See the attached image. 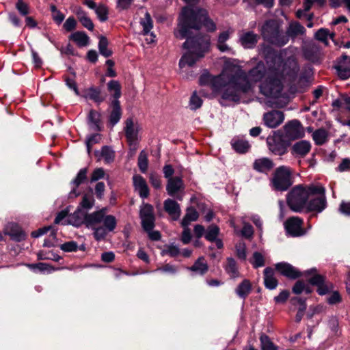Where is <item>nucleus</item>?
<instances>
[{"instance_id":"f257e3e1","label":"nucleus","mask_w":350,"mask_h":350,"mask_svg":"<svg viewBox=\"0 0 350 350\" xmlns=\"http://www.w3.org/2000/svg\"><path fill=\"white\" fill-rule=\"evenodd\" d=\"M222 59L224 65L221 73L213 76L205 71L200 77V84L210 87L215 93H221V103L223 105L225 101L237 102L241 92L252 90L257 82L271 75L274 68L282 64L280 56L275 55L272 62L269 60V57H267L268 70H266L262 62H259L246 74L237 65L236 59Z\"/></svg>"},{"instance_id":"f03ea898","label":"nucleus","mask_w":350,"mask_h":350,"mask_svg":"<svg viewBox=\"0 0 350 350\" xmlns=\"http://www.w3.org/2000/svg\"><path fill=\"white\" fill-rule=\"evenodd\" d=\"M202 26L208 31H213L216 29L215 24L208 17L205 10L189 6L183 9L174 35L180 39L187 38L183 46L188 52L180 59V68H183L185 66H192L208 51L209 38L207 36H190L192 29L198 30Z\"/></svg>"},{"instance_id":"7ed1b4c3","label":"nucleus","mask_w":350,"mask_h":350,"mask_svg":"<svg viewBox=\"0 0 350 350\" xmlns=\"http://www.w3.org/2000/svg\"><path fill=\"white\" fill-rule=\"evenodd\" d=\"M324 191L321 185H310L304 187L301 185L295 187L287 196V203L294 212H301L306 207L307 200L310 198V192Z\"/></svg>"},{"instance_id":"20e7f679","label":"nucleus","mask_w":350,"mask_h":350,"mask_svg":"<svg viewBox=\"0 0 350 350\" xmlns=\"http://www.w3.org/2000/svg\"><path fill=\"white\" fill-rule=\"evenodd\" d=\"M282 64L274 68V72L267 77L260 85V92L267 97L280 98L282 90V84L281 82L280 68Z\"/></svg>"},{"instance_id":"39448f33","label":"nucleus","mask_w":350,"mask_h":350,"mask_svg":"<svg viewBox=\"0 0 350 350\" xmlns=\"http://www.w3.org/2000/svg\"><path fill=\"white\" fill-rule=\"evenodd\" d=\"M292 172L290 167L282 165L278 167L271 179L273 187L278 191H286L293 184L291 180Z\"/></svg>"},{"instance_id":"423d86ee","label":"nucleus","mask_w":350,"mask_h":350,"mask_svg":"<svg viewBox=\"0 0 350 350\" xmlns=\"http://www.w3.org/2000/svg\"><path fill=\"white\" fill-rule=\"evenodd\" d=\"M263 37L272 44L283 46L288 42V38L281 33L278 25L273 21H267L262 27Z\"/></svg>"},{"instance_id":"0eeeda50","label":"nucleus","mask_w":350,"mask_h":350,"mask_svg":"<svg viewBox=\"0 0 350 350\" xmlns=\"http://www.w3.org/2000/svg\"><path fill=\"white\" fill-rule=\"evenodd\" d=\"M267 144L269 150L274 154L282 156L285 154L291 143L285 136L280 131L274 132L273 135H269L267 138Z\"/></svg>"},{"instance_id":"6e6552de","label":"nucleus","mask_w":350,"mask_h":350,"mask_svg":"<svg viewBox=\"0 0 350 350\" xmlns=\"http://www.w3.org/2000/svg\"><path fill=\"white\" fill-rule=\"evenodd\" d=\"M283 136L290 142L295 141L305 137V129L297 120L288 121L283 127Z\"/></svg>"},{"instance_id":"1a4fd4ad","label":"nucleus","mask_w":350,"mask_h":350,"mask_svg":"<svg viewBox=\"0 0 350 350\" xmlns=\"http://www.w3.org/2000/svg\"><path fill=\"white\" fill-rule=\"evenodd\" d=\"M325 189L321 192H310V200L306 204V208L310 211L322 212L326 207L327 202L325 196Z\"/></svg>"},{"instance_id":"9d476101","label":"nucleus","mask_w":350,"mask_h":350,"mask_svg":"<svg viewBox=\"0 0 350 350\" xmlns=\"http://www.w3.org/2000/svg\"><path fill=\"white\" fill-rule=\"evenodd\" d=\"M139 126L134 124L132 118H128L125 122L124 132L131 149L134 152L137 149L138 141Z\"/></svg>"},{"instance_id":"9b49d317","label":"nucleus","mask_w":350,"mask_h":350,"mask_svg":"<svg viewBox=\"0 0 350 350\" xmlns=\"http://www.w3.org/2000/svg\"><path fill=\"white\" fill-rule=\"evenodd\" d=\"M286 233L293 237H300L305 234L302 228L303 219L298 217H291L284 224Z\"/></svg>"},{"instance_id":"f8f14e48","label":"nucleus","mask_w":350,"mask_h":350,"mask_svg":"<svg viewBox=\"0 0 350 350\" xmlns=\"http://www.w3.org/2000/svg\"><path fill=\"white\" fill-rule=\"evenodd\" d=\"M140 218L142 226L144 230H153L154 227V215L153 207L148 204H144L140 209Z\"/></svg>"},{"instance_id":"ddd939ff","label":"nucleus","mask_w":350,"mask_h":350,"mask_svg":"<svg viewBox=\"0 0 350 350\" xmlns=\"http://www.w3.org/2000/svg\"><path fill=\"white\" fill-rule=\"evenodd\" d=\"M284 120L282 111H268L263 115V122L266 126L274 129L279 126Z\"/></svg>"},{"instance_id":"4468645a","label":"nucleus","mask_w":350,"mask_h":350,"mask_svg":"<svg viewBox=\"0 0 350 350\" xmlns=\"http://www.w3.org/2000/svg\"><path fill=\"white\" fill-rule=\"evenodd\" d=\"M87 173L88 169L86 167L82 168L79 171L75 178L71 183L72 188L68 194L70 198H74L80 195L81 192L77 188L87 180Z\"/></svg>"},{"instance_id":"2eb2a0df","label":"nucleus","mask_w":350,"mask_h":350,"mask_svg":"<svg viewBox=\"0 0 350 350\" xmlns=\"http://www.w3.org/2000/svg\"><path fill=\"white\" fill-rule=\"evenodd\" d=\"M4 234L10 237L11 239L17 242L25 239L26 234L16 223H10L4 229Z\"/></svg>"},{"instance_id":"dca6fc26","label":"nucleus","mask_w":350,"mask_h":350,"mask_svg":"<svg viewBox=\"0 0 350 350\" xmlns=\"http://www.w3.org/2000/svg\"><path fill=\"white\" fill-rule=\"evenodd\" d=\"M133 186L139 196L144 199L149 196V189L146 180L140 175H134L133 176Z\"/></svg>"},{"instance_id":"f3484780","label":"nucleus","mask_w":350,"mask_h":350,"mask_svg":"<svg viewBox=\"0 0 350 350\" xmlns=\"http://www.w3.org/2000/svg\"><path fill=\"white\" fill-rule=\"evenodd\" d=\"M338 75L342 79H347L350 77V57L342 55L341 60L336 66Z\"/></svg>"},{"instance_id":"a211bd4d","label":"nucleus","mask_w":350,"mask_h":350,"mask_svg":"<svg viewBox=\"0 0 350 350\" xmlns=\"http://www.w3.org/2000/svg\"><path fill=\"white\" fill-rule=\"evenodd\" d=\"M275 269L282 275L291 279H295L300 276V273L291 265L286 262L276 264Z\"/></svg>"},{"instance_id":"6ab92c4d","label":"nucleus","mask_w":350,"mask_h":350,"mask_svg":"<svg viewBox=\"0 0 350 350\" xmlns=\"http://www.w3.org/2000/svg\"><path fill=\"white\" fill-rule=\"evenodd\" d=\"M309 282L317 287V292L320 295L328 293L331 288L330 285L325 283L324 277L321 275H314L309 280Z\"/></svg>"},{"instance_id":"aec40b11","label":"nucleus","mask_w":350,"mask_h":350,"mask_svg":"<svg viewBox=\"0 0 350 350\" xmlns=\"http://www.w3.org/2000/svg\"><path fill=\"white\" fill-rule=\"evenodd\" d=\"M164 210L168 213L173 220H177L180 216V208L179 204L174 200L167 199L163 203Z\"/></svg>"},{"instance_id":"412c9836","label":"nucleus","mask_w":350,"mask_h":350,"mask_svg":"<svg viewBox=\"0 0 350 350\" xmlns=\"http://www.w3.org/2000/svg\"><path fill=\"white\" fill-rule=\"evenodd\" d=\"M311 150V144L307 140H301L293 144L291 152L296 157H305Z\"/></svg>"},{"instance_id":"4be33fe9","label":"nucleus","mask_w":350,"mask_h":350,"mask_svg":"<svg viewBox=\"0 0 350 350\" xmlns=\"http://www.w3.org/2000/svg\"><path fill=\"white\" fill-rule=\"evenodd\" d=\"M105 209H101L94 213L86 214L85 226L88 228H95L102 223Z\"/></svg>"},{"instance_id":"5701e85b","label":"nucleus","mask_w":350,"mask_h":350,"mask_svg":"<svg viewBox=\"0 0 350 350\" xmlns=\"http://www.w3.org/2000/svg\"><path fill=\"white\" fill-rule=\"evenodd\" d=\"M184 189V184L180 177H174L167 180L166 185V191L167 193L172 197L176 196V194L180 190Z\"/></svg>"},{"instance_id":"b1692460","label":"nucleus","mask_w":350,"mask_h":350,"mask_svg":"<svg viewBox=\"0 0 350 350\" xmlns=\"http://www.w3.org/2000/svg\"><path fill=\"white\" fill-rule=\"evenodd\" d=\"M86 214L85 211L78 207L72 214L68 217V224L76 227H79L83 224H85Z\"/></svg>"},{"instance_id":"393cba45","label":"nucleus","mask_w":350,"mask_h":350,"mask_svg":"<svg viewBox=\"0 0 350 350\" xmlns=\"http://www.w3.org/2000/svg\"><path fill=\"white\" fill-rule=\"evenodd\" d=\"M83 96L86 99H90L95 103H100L105 99V96L102 94L98 88H90L83 91Z\"/></svg>"},{"instance_id":"a878e982","label":"nucleus","mask_w":350,"mask_h":350,"mask_svg":"<svg viewBox=\"0 0 350 350\" xmlns=\"http://www.w3.org/2000/svg\"><path fill=\"white\" fill-rule=\"evenodd\" d=\"M254 170L260 172H267L273 167V161L267 157L256 159L253 164Z\"/></svg>"},{"instance_id":"bb28decb","label":"nucleus","mask_w":350,"mask_h":350,"mask_svg":"<svg viewBox=\"0 0 350 350\" xmlns=\"http://www.w3.org/2000/svg\"><path fill=\"white\" fill-rule=\"evenodd\" d=\"M240 42L244 48H252L257 42V36L251 31L243 32L240 34Z\"/></svg>"},{"instance_id":"cd10ccee","label":"nucleus","mask_w":350,"mask_h":350,"mask_svg":"<svg viewBox=\"0 0 350 350\" xmlns=\"http://www.w3.org/2000/svg\"><path fill=\"white\" fill-rule=\"evenodd\" d=\"M208 267L204 257H200L194 264L188 267V269L192 271L195 275H202L208 271Z\"/></svg>"},{"instance_id":"c85d7f7f","label":"nucleus","mask_w":350,"mask_h":350,"mask_svg":"<svg viewBox=\"0 0 350 350\" xmlns=\"http://www.w3.org/2000/svg\"><path fill=\"white\" fill-rule=\"evenodd\" d=\"M274 271L271 267L264 270V284L266 288L270 290L275 289L278 286V280L273 276Z\"/></svg>"},{"instance_id":"c756f323","label":"nucleus","mask_w":350,"mask_h":350,"mask_svg":"<svg viewBox=\"0 0 350 350\" xmlns=\"http://www.w3.org/2000/svg\"><path fill=\"white\" fill-rule=\"evenodd\" d=\"M312 137L316 145L322 146L328 142L329 135L327 131L321 128L314 131Z\"/></svg>"},{"instance_id":"7c9ffc66","label":"nucleus","mask_w":350,"mask_h":350,"mask_svg":"<svg viewBox=\"0 0 350 350\" xmlns=\"http://www.w3.org/2000/svg\"><path fill=\"white\" fill-rule=\"evenodd\" d=\"M70 38L78 46L84 47L89 44L88 36L83 31H76L70 36Z\"/></svg>"},{"instance_id":"2f4dec72","label":"nucleus","mask_w":350,"mask_h":350,"mask_svg":"<svg viewBox=\"0 0 350 350\" xmlns=\"http://www.w3.org/2000/svg\"><path fill=\"white\" fill-rule=\"evenodd\" d=\"M95 154L99 159H103L105 162L109 163L112 162L115 157V152L113 149L107 146H103L100 152L96 151Z\"/></svg>"},{"instance_id":"473e14b6","label":"nucleus","mask_w":350,"mask_h":350,"mask_svg":"<svg viewBox=\"0 0 350 350\" xmlns=\"http://www.w3.org/2000/svg\"><path fill=\"white\" fill-rule=\"evenodd\" d=\"M100 114L99 111H90L88 115V124L94 131H100Z\"/></svg>"},{"instance_id":"72a5a7b5","label":"nucleus","mask_w":350,"mask_h":350,"mask_svg":"<svg viewBox=\"0 0 350 350\" xmlns=\"http://www.w3.org/2000/svg\"><path fill=\"white\" fill-rule=\"evenodd\" d=\"M75 12L79 21L84 27L87 28L88 30H92L94 29V24L92 20L81 8H77Z\"/></svg>"},{"instance_id":"f704fd0d","label":"nucleus","mask_w":350,"mask_h":350,"mask_svg":"<svg viewBox=\"0 0 350 350\" xmlns=\"http://www.w3.org/2000/svg\"><path fill=\"white\" fill-rule=\"evenodd\" d=\"M304 32L305 28L302 25L297 22H293L289 25L286 31V35H284V36H286L288 39L289 38H295L297 36L302 35Z\"/></svg>"},{"instance_id":"c9c22d12","label":"nucleus","mask_w":350,"mask_h":350,"mask_svg":"<svg viewBox=\"0 0 350 350\" xmlns=\"http://www.w3.org/2000/svg\"><path fill=\"white\" fill-rule=\"evenodd\" d=\"M224 269L231 278H236L239 276V272L234 258H227L226 265L224 266Z\"/></svg>"},{"instance_id":"e433bc0d","label":"nucleus","mask_w":350,"mask_h":350,"mask_svg":"<svg viewBox=\"0 0 350 350\" xmlns=\"http://www.w3.org/2000/svg\"><path fill=\"white\" fill-rule=\"evenodd\" d=\"M199 217L198 213L193 207L187 209L186 214L183 217L181 224L183 227H188L191 221H196Z\"/></svg>"},{"instance_id":"4c0bfd02","label":"nucleus","mask_w":350,"mask_h":350,"mask_svg":"<svg viewBox=\"0 0 350 350\" xmlns=\"http://www.w3.org/2000/svg\"><path fill=\"white\" fill-rule=\"evenodd\" d=\"M252 290V286L249 280H244L241 284H239L236 288L237 295L242 298L245 299V297L250 294Z\"/></svg>"},{"instance_id":"58836bf2","label":"nucleus","mask_w":350,"mask_h":350,"mask_svg":"<svg viewBox=\"0 0 350 350\" xmlns=\"http://www.w3.org/2000/svg\"><path fill=\"white\" fill-rule=\"evenodd\" d=\"M27 267H28L32 271L36 272L37 271L41 273H50L56 269L53 267L51 265L47 263L39 262L36 264H27Z\"/></svg>"},{"instance_id":"ea45409f","label":"nucleus","mask_w":350,"mask_h":350,"mask_svg":"<svg viewBox=\"0 0 350 350\" xmlns=\"http://www.w3.org/2000/svg\"><path fill=\"white\" fill-rule=\"evenodd\" d=\"M233 149L239 153H245L248 151L250 145L247 141L243 139H232L231 142Z\"/></svg>"},{"instance_id":"a19ab883","label":"nucleus","mask_w":350,"mask_h":350,"mask_svg":"<svg viewBox=\"0 0 350 350\" xmlns=\"http://www.w3.org/2000/svg\"><path fill=\"white\" fill-rule=\"evenodd\" d=\"M94 204V199L92 193H85L82 198V200L78 206L83 211L87 212L91 209Z\"/></svg>"},{"instance_id":"79ce46f5","label":"nucleus","mask_w":350,"mask_h":350,"mask_svg":"<svg viewBox=\"0 0 350 350\" xmlns=\"http://www.w3.org/2000/svg\"><path fill=\"white\" fill-rule=\"evenodd\" d=\"M332 105L334 107L350 109V93L349 94H341L338 99L333 102Z\"/></svg>"},{"instance_id":"37998d69","label":"nucleus","mask_w":350,"mask_h":350,"mask_svg":"<svg viewBox=\"0 0 350 350\" xmlns=\"http://www.w3.org/2000/svg\"><path fill=\"white\" fill-rule=\"evenodd\" d=\"M219 231L220 230L217 226L212 224L206 230L204 237L207 241L213 242L217 238Z\"/></svg>"},{"instance_id":"c03bdc74","label":"nucleus","mask_w":350,"mask_h":350,"mask_svg":"<svg viewBox=\"0 0 350 350\" xmlns=\"http://www.w3.org/2000/svg\"><path fill=\"white\" fill-rule=\"evenodd\" d=\"M315 37L319 41L323 42L325 45H328L329 40L334 41V34L329 33L326 29H319L315 34Z\"/></svg>"},{"instance_id":"a18cd8bd","label":"nucleus","mask_w":350,"mask_h":350,"mask_svg":"<svg viewBox=\"0 0 350 350\" xmlns=\"http://www.w3.org/2000/svg\"><path fill=\"white\" fill-rule=\"evenodd\" d=\"M109 92L114 98H119L121 96V85L117 81H110L107 84Z\"/></svg>"},{"instance_id":"49530a36","label":"nucleus","mask_w":350,"mask_h":350,"mask_svg":"<svg viewBox=\"0 0 350 350\" xmlns=\"http://www.w3.org/2000/svg\"><path fill=\"white\" fill-rule=\"evenodd\" d=\"M102 223L104 224V228L109 232L113 231L116 226V217L111 215H105V212L104 213Z\"/></svg>"},{"instance_id":"de8ad7c7","label":"nucleus","mask_w":350,"mask_h":350,"mask_svg":"<svg viewBox=\"0 0 350 350\" xmlns=\"http://www.w3.org/2000/svg\"><path fill=\"white\" fill-rule=\"evenodd\" d=\"M262 350H277V347L272 342L269 336L262 334L260 337Z\"/></svg>"},{"instance_id":"09e8293b","label":"nucleus","mask_w":350,"mask_h":350,"mask_svg":"<svg viewBox=\"0 0 350 350\" xmlns=\"http://www.w3.org/2000/svg\"><path fill=\"white\" fill-rule=\"evenodd\" d=\"M137 164L140 171L142 173L146 172L148 166V162L147 153L144 150H142L140 152L138 157Z\"/></svg>"},{"instance_id":"8fccbe9b","label":"nucleus","mask_w":350,"mask_h":350,"mask_svg":"<svg viewBox=\"0 0 350 350\" xmlns=\"http://www.w3.org/2000/svg\"><path fill=\"white\" fill-rule=\"evenodd\" d=\"M180 254L179 247L174 244L167 245L161 251L163 256L168 255L171 257H175Z\"/></svg>"},{"instance_id":"3c124183","label":"nucleus","mask_w":350,"mask_h":350,"mask_svg":"<svg viewBox=\"0 0 350 350\" xmlns=\"http://www.w3.org/2000/svg\"><path fill=\"white\" fill-rule=\"evenodd\" d=\"M108 42L106 38L101 36L98 43V49L100 53L105 57H109L111 55V51L107 48Z\"/></svg>"},{"instance_id":"603ef678","label":"nucleus","mask_w":350,"mask_h":350,"mask_svg":"<svg viewBox=\"0 0 350 350\" xmlns=\"http://www.w3.org/2000/svg\"><path fill=\"white\" fill-rule=\"evenodd\" d=\"M250 262L254 268L263 267L265 265L264 256L261 253L255 252L253 254L252 259L250 260Z\"/></svg>"},{"instance_id":"864d4df0","label":"nucleus","mask_w":350,"mask_h":350,"mask_svg":"<svg viewBox=\"0 0 350 350\" xmlns=\"http://www.w3.org/2000/svg\"><path fill=\"white\" fill-rule=\"evenodd\" d=\"M141 25L143 27V31L144 34H148L152 28V21L151 20L150 14L146 12L145 14L144 18L141 21Z\"/></svg>"},{"instance_id":"5fc2aeb1","label":"nucleus","mask_w":350,"mask_h":350,"mask_svg":"<svg viewBox=\"0 0 350 350\" xmlns=\"http://www.w3.org/2000/svg\"><path fill=\"white\" fill-rule=\"evenodd\" d=\"M293 292L295 294H300L306 292L307 294L310 293L311 291L308 286H306L304 282L297 281L293 287Z\"/></svg>"},{"instance_id":"6e6d98bb","label":"nucleus","mask_w":350,"mask_h":350,"mask_svg":"<svg viewBox=\"0 0 350 350\" xmlns=\"http://www.w3.org/2000/svg\"><path fill=\"white\" fill-rule=\"evenodd\" d=\"M92 229L94 230V237L98 241L103 240L106 237L107 232H109L106 228L102 226H96L95 228Z\"/></svg>"},{"instance_id":"4d7b16f0","label":"nucleus","mask_w":350,"mask_h":350,"mask_svg":"<svg viewBox=\"0 0 350 350\" xmlns=\"http://www.w3.org/2000/svg\"><path fill=\"white\" fill-rule=\"evenodd\" d=\"M51 11L52 12V17L56 23H62L65 18V16L54 5H51Z\"/></svg>"},{"instance_id":"13d9d810","label":"nucleus","mask_w":350,"mask_h":350,"mask_svg":"<svg viewBox=\"0 0 350 350\" xmlns=\"http://www.w3.org/2000/svg\"><path fill=\"white\" fill-rule=\"evenodd\" d=\"M100 139V136L99 134H93L87 138L85 144H86V147H87L88 153L89 154L91 152L92 146H93L94 144L98 143L99 142Z\"/></svg>"},{"instance_id":"bf43d9fd","label":"nucleus","mask_w":350,"mask_h":350,"mask_svg":"<svg viewBox=\"0 0 350 350\" xmlns=\"http://www.w3.org/2000/svg\"><path fill=\"white\" fill-rule=\"evenodd\" d=\"M94 10L98 18L101 21H105L107 19L108 10L105 5H99Z\"/></svg>"},{"instance_id":"052dcab7","label":"nucleus","mask_w":350,"mask_h":350,"mask_svg":"<svg viewBox=\"0 0 350 350\" xmlns=\"http://www.w3.org/2000/svg\"><path fill=\"white\" fill-rule=\"evenodd\" d=\"M236 252L237 256L241 260L246 258V245L243 242H239L236 245Z\"/></svg>"},{"instance_id":"680f3d73","label":"nucleus","mask_w":350,"mask_h":350,"mask_svg":"<svg viewBox=\"0 0 350 350\" xmlns=\"http://www.w3.org/2000/svg\"><path fill=\"white\" fill-rule=\"evenodd\" d=\"M254 230L252 226L249 224L244 223L242 230L240 231V234L245 238L250 239L252 237Z\"/></svg>"},{"instance_id":"e2e57ef3","label":"nucleus","mask_w":350,"mask_h":350,"mask_svg":"<svg viewBox=\"0 0 350 350\" xmlns=\"http://www.w3.org/2000/svg\"><path fill=\"white\" fill-rule=\"evenodd\" d=\"M121 116V111H111L109 118V122L111 126L113 127L116 125L120 121Z\"/></svg>"},{"instance_id":"0e129e2a","label":"nucleus","mask_w":350,"mask_h":350,"mask_svg":"<svg viewBox=\"0 0 350 350\" xmlns=\"http://www.w3.org/2000/svg\"><path fill=\"white\" fill-rule=\"evenodd\" d=\"M78 247L75 241H68L61 245L60 248L64 252H70L77 251Z\"/></svg>"},{"instance_id":"69168bd1","label":"nucleus","mask_w":350,"mask_h":350,"mask_svg":"<svg viewBox=\"0 0 350 350\" xmlns=\"http://www.w3.org/2000/svg\"><path fill=\"white\" fill-rule=\"evenodd\" d=\"M105 176V171L103 168H96L92 172L91 177H90V182L93 183L95 181L98 180L99 179H101L104 178Z\"/></svg>"},{"instance_id":"338daca9","label":"nucleus","mask_w":350,"mask_h":350,"mask_svg":"<svg viewBox=\"0 0 350 350\" xmlns=\"http://www.w3.org/2000/svg\"><path fill=\"white\" fill-rule=\"evenodd\" d=\"M149 179L151 185L155 189H159L161 186V181L160 177L155 173H150L149 176Z\"/></svg>"},{"instance_id":"774afa93","label":"nucleus","mask_w":350,"mask_h":350,"mask_svg":"<svg viewBox=\"0 0 350 350\" xmlns=\"http://www.w3.org/2000/svg\"><path fill=\"white\" fill-rule=\"evenodd\" d=\"M341 296L338 291L333 292L327 299L329 304L334 305L341 301Z\"/></svg>"}]
</instances>
